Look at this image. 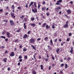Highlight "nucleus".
I'll return each instance as SVG.
<instances>
[{"mask_svg":"<svg viewBox=\"0 0 74 74\" xmlns=\"http://www.w3.org/2000/svg\"><path fill=\"white\" fill-rule=\"evenodd\" d=\"M73 49H74V47H71V50L70 51V53H71V54L73 53V51H74Z\"/></svg>","mask_w":74,"mask_h":74,"instance_id":"nucleus-1","label":"nucleus"},{"mask_svg":"<svg viewBox=\"0 0 74 74\" xmlns=\"http://www.w3.org/2000/svg\"><path fill=\"white\" fill-rule=\"evenodd\" d=\"M68 23H69V21H67L66 22L65 25V28H68L69 25H68Z\"/></svg>","mask_w":74,"mask_h":74,"instance_id":"nucleus-2","label":"nucleus"},{"mask_svg":"<svg viewBox=\"0 0 74 74\" xmlns=\"http://www.w3.org/2000/svg\"><path fill=\"white\" fill-rule=\"evenodd\" d=\"M62 0H59V1L57 2V3H56V5H60V4L59 3H62Z\"/></svg>","mask_w":74,"mask_h":74,"instance_id":"nucleus-3","label":"nucleus"},{"mask_svg":"<svg viewBox=\"0 0 74 74\" xmlns=\"http://www.w3.org/2000/svg\"><path fill=\"white\" fill-rule=\"evenodd\" d=\"M32 11L33 12H34V13H35V12H37V9L35 8L34 10L33 9H32Z\"/></svg>","mask_w":74,"mask_h":74,"instance_id":"nucleus-4","label":"nucleus"},{"mask_svg":"<svg viewBox=\"0 0 74 74\" xmlns=\"http://www.w3.org/2000/svg\"><path fill=\"white\" fill-rule=\"evenodd\" d=\"M6 34H7L6 36L7 37H9V38H10V32H6Z\"/></svg>","mask_w":74,"mask_h":74,"instance_id":"nucleus-5","label":"nucleus"},{"mask_svg":"<svg viewBox=\"0 0 74 74\" xmlns=\"http://www.w3.org/2000/svg\"><path fill=\"white\" fill-rule=\"evenodd\" d=\"M14 55H14V52H12L10 55V56H14Z\"/></svg>","mask_w":74,"mask_h":74,"instance_id":"nucleus-6","label":"nucleus"},{"mask_svg":"<svg viewBox=\"0 0 74 74\" xmlns=\"http://www.w3.org/2000/svg\"><path fill=\"white\" fill-rule=\"evenodd\" d=\"M10 23L11 25H14V22L11 20L10 21Z\"/></svg>","mask_w":74,"mask_h":74,"instance_id":"nucleus-7","label":"nucleus"},{"mask_svg":"<svg viewBox=\"0 0 74 74\" xmlns=\"http://www.w3.org/2000/svg\"><path fill=\"white\" fill-rule=\"evenodd\" d=\"M34 40L33 39H31L30 40V42L32 43L34 42Z\"/></svg>","mask_w":74,"mask_h":74,"instance_id":"nucleus-8","label":"nucleus"},{"mask_svg":"<svg viewBox=\"0 0 74 74\" xmlns=\"http://www.w3.org/2000/svg\"><path fill=\"white\" fill-rule=\"evenodd\" d=\"M67 12L69 14H71V11L70 10H67Z\"/></svg>","mask_w":74,"mask_h":74,"instance_id":"nucleus-9","label":"nucleus"},{"mask_svg":"<svg viewBox=\"0 0 74 74\" xmlns=\"http://www.w3.org/2000/svg\"><path fill=\"white\" fill-rule=\"evenodd\" d=\"M11 15L13 18H15V16H14V14L12 12L11 14Z\"/></svg>","mask_w":74,"mask_h":74,"instance_id":"nucleus-10","label":"nucleus"},{"mask_svg":"<svg viewBox=\"0 0 74 74\" xmlns=\"http://www.w3.org/2000/svg\"><path fill=\"white\" fill-rule=\"evenodd\" d=\"M46 25H47V23H44L42 25V27H44Z\"/></svg>","mask_w":74,"mask_h":74,"instance_id":"nucleus-11","label":"nucleus"},{"mask_svg":"<svg viewBox=\"0 0 74 74\" xmlns=\"http://www.w3.org/2000/svg\"><path fill=\"white\" fill-rule=\"evenodd\" d=\"M31 26H33V27H34V26H36V25L35 24L32 23V24H31Z\"/></svg>","mask_w":74,"mask_h":74,"instance_id":"nucleus-12","label":"nucleus"},{"mask_svg":"<svg viewBox=\"0 0 74 74\" xmlns=\"http://www.w3.org/2000/svg\"><path fill=\"white\" fill-rule=\"evenodd\" d=\"M27 37V34H25L24 36L23 37V38H26Z\"/></svg>","mask_w":74,"mask_h":74,"instance_id":"nucleus-13","label":"nucleus"},{"mask_svg":"<svg viewBox=\"0 0 74 74\" xmlns=\"http://www.w3.org/2000/svg\"><path fill=\"white\" fill-rule=\"evenodd\" d=\"M33 3H33V2H32L29 5V7H30V6H31V5H33Z\"/></svg>","mask_w":74,"mask_h":74,"instance_id":"nucleus-14","label":"nucleus"},{"mask_svg":"<svg viewBox=\"0 0 74 74\" xmlns=\"http://www.w3.org/2000/svg\"><path fill=\"white\" fill-rule=\"evenodd\" d=\"M55 23H53V25L52 26V28H53V29H55Z\"/></svg>","mask_w":74,"mask_h":74,"instance_id":"nucleus-15","label":"nucleus"},{"mask_svg":"<svg viewBox=\"0 0 74 74\" xmlns=\"http://www.w3.org/2000/svg\"><path fill=\"white\" fill-rule=\"evenodd\" d=\"M3 61H4V62L5 63H6V62H7V58H5L3 59Z\"/></svg>","mask_w":74,"mask_h":74,"instance_id":"nucleus-16","label":"nucleus"},{"mask_svg":"<svg viewBox=\"0 0 74 74\" xmlns=\"http://www.w3.org/2000/svg\"><path fill=\"white\" fill-rule=\"evenodd\" d=\"M46 29H49V28H50V26H48V25H47L46 26Z\"/></svg>","mask_w":74,"mask_h":74,"instance_id":"nucleus-17","label":"nucleus"},{"mask_svg":"<svg viewBox=\"0 0 74 74\" xmlns=\"http://www.w3.org/2000/svg\"><path fill=\"white\" fill-rule=\"evenodd\" d=\"M31 46L33 48V49H34L35 50H36V48H35V47L33 45H31Z\"/></svg>","mask_w":74,"mask_h":74,"instance_id":"nucleus-18","label":"nucleus"},{"mask_svg":"<svg viewBox=\"0 0 74 74\" xmlns=\"http://www.w3.org/2000/svg\"><path fill=\"white\" fill-rule=\"evenodd\" d=\"M59 51H60V49H57L56 50V52L58 53V52H59Z\"/></svg>","mask_w":74,"mask_h":74,"instance_id":"nucleus-19","label":"nucleus"},{"mask_svg":"<svg viewBox=\"0 0 74 74\" xmlns=\"http://www.w3.org/2000/svg\"><path fill=\"white\" fill-rule=\"evenodd\" d=\"M24 29H26V23H25L24 24Z\"/></svg>","mask_w":74,"mask_h":74,"instance_id":"nucleus-20","label":"nucleus"},{"mask_svg":"<svg viewBox=\"0 0 74 74\" xmlns=\"http://www.w3.org/2000/svg\"><path fill=\"white\" fill-rule=\"evenodd\" d=\"M65 69H67V67H68V66L67 65V64H65Z\"/></svg>","mask_w":74,"mask_h":74,"instance_id":"nucleus-21","label":"nucleus"},{"mask_svg":"<svg viewBox=\"0 0 74 74\" xmlns=\"http://www.w3.org/2000/svg\"><path fill=\"white\" fill-rule=\"evenodd\" d=\"M60 6L58 7L57 8L56 10H60Z\"/></svg>","mask_w":74,"mask_h":74,"instance_id":"nucleus-22","label":"nucleus"},{"mask_svg":"<svg viewBox=\"0 0 74 74\" xmlns=\"http://www.w3.org/2000/svg\"><path fill=\"white\" fill-rule=\"evenodd\" d=\"M1 38H4V39H5V36H1Z\"/></svg>","mask_w":74,"mask_h":74,"instance_id":"nucleus-23","label":"nucleus"},{"mask_svg":"<svg viewBox=\"0 0 74 74\" xmlns=\"http://www.w3.org/2000/svg\"><path fill=\"white\" fill-rule=\"evenodd\" d=\"M48 38L47 37H46L44 39L45 41H47V40H48Z\"/></svg>","mask_w":74,"mask_h":74,"instance_id":"nucleus-24","label":"nucleus"},{"mask_svg":"<svg viewBox=\"0 0 74 74\" xmlns=\"http://www.w3.org/2000/svg\"><path fill=\"white\" fill-rule=\"evenodd\" d=\"M38 4L39 5H38V9H40V5L38 3Z\"/></svg>","mask_w":74,"mask_h":74,"instance_id":"nucleus-25","label":"nucleus"},{"mask_svg":"<svg viewBox=\"0 0 74 74\" xmlns=\"http://www.w3.org/2000/svg\"><path fill=\"white\" fill-rule=\"evenodd\" d=\"M46 9V8L45 7L44 8H42V11H44V10H45Z\"/></svg>","mask_w":74,"mask_h":74,"instance_id":"nucleus-26","label":"nucleus"},{"mask_svg":"<svg viewBox=\"0 0 74 74\" xmlns=\"http://www.w3.org/2000/svg\"><path fill=\"white\" fill-rule=\"evenodd\" d=\"M2 34H5V31H3L2 32Z\"/></svg>","mask_w":74,"mask_h":74,"instance_id":"nucleus-27","label":"nucleus"},{"mask_svg":"<svg viewBox=\"0 0 74 74\" xmlns=\"http://www.w3.org/2000/svg\"><path fill=\"white\" fill-rule=\"evenodd\" d=\"M40 67H41V69L43 70V66H42V65H41Z\"/></svg>","mask_w":74,"mask_h":74,"instance_id":"nucleus-28","label":"nucleus"},{"mask_svg":"<svg viewBox=\"0 0 74 74\" xmlns=\"http://www.w3.org/2000/svg\"><path fill=\"white\" fill-rule=\"evenodd\" d=\"M71 59L70 57H68L67 58V60L69 61L70 60H71Z\"/></svg>","mask_w":74,"mask_h":74,"instance_id":"nucleus-29","label":"nucleus"},{"mask_svg":"<svg viewBox=\"0 0 74 74\" xmlns=\"http://www.w3.org/2000/svg\"><path fill=\"white\" fill-rule=\"evenodd\" d=\"M50 43L52 45H53V43L52 42V39L50 41Z\"/></svg>","mask_w":74,"mask_h":74,"instance_id":"nucleus-30","label":"nucleus"},{"mask_svg":"<svg viewBox=\"0 0 74 74\" xmlns=\"http://www.w3.org/2000/svg\"><path fill=\"white\" fill-rule=\"evenodd\" d=\"M64 64H61V67H63V66H64Z\"/></svg>","mask_w":74,"mask_h":74,"instance_id":"nucleus-31","label":"nucleus"},{"mask_svg":"<svg viewBox=\"0 0 74 74\" xmlns=\"http://www.w3.org/2000/svg\"><path fill=\"white\" fill-rule=\"evenodd\" d=\"M31 21H34V18L33 17L32 18H31Z\"/></svg>","mask_w":74,"mask_h":74,"instance_id":"nucleus-32","label":"nucleus"},{"mask_svg":"<svg viewBox=\"0 0 74 74\" xmlns=\"http://www.w3.org/2000/svg\"><path fill=\"white\" fill-rule=\"evenodd\" d=\"M12 7L13 8V9H14L15 8V7H14V5H12Z\"/></svg>","mask_w":74,"mask_h":74,"instance_id":"nucleus-33","label":"nucleus"},{"mask_svg":"<svg viewBox=\"0 0 74 74\" xmlns=\"http://www.w3.org/2000/svg\"><path fill=\"white\" fill-rule=\"evenodd\" d=\"M27 50L26 49H23V51L24 52H25V51H26Z\"/></svg>","mask_w":74,"mask_h":74,"instance_id":"nucleus-34","label":"nucleus"},{"mask_svg":"<svg viewBox=\"0 0 74 74\" xmlns=\"http://www.w3.org/2000/svg\"><path fill=\"white\" fill-rule=\"evenodd\" d=\"M22 56H19L18 58L19 59H22Z\"/></svg>","mask_w":74,"mask_h":74,"instance_id":"nucleus-35","label":"nucleus"},{"mask_svg":"<svg viewBox=\"0 0 74 74\" xmlns=\"http://www.w3.org/2000/svg\"><path fill=\"white\" fill-rule=\"evenodd\" d=\"M45 60L46 62H48V58H46L45 59Z\"/></svg>","mask_w":74,"mask_h":74,"instance_id":"nucleus-36","label":"nucleus"},{"mask_svg":"<svg viewBox=\"0 0 74 74\" xmlns=\"http://www.w3.org/2000/svg\"><path fill=\"white\" fill-rule=\"evenodd\" d=\"M72 35V34H71V33H70L69 34V36H71Z\"/></svg>","mask_w":74,"mask_h":74,"instance_id":"nucleus-37","label":"nucleus"},{"mask_svg":"<svg viewBox=\"0 0 74 74\" xmlns=\"http://www.w3.org/2000/svg\"><path fill=\"white\" fill-rule=\"evenodd\" d=\"M57 40H58V39H56L54 41H55L56 42H57Z\"/></svg>","mask_w":74,"mask_h":74,"instance_id":"nucleus-38","label":"nucleus"},{"mask_svg":"<svg viewBox=\"0 0 74 74\" xmlns=\"http://www.w3.org/2000/svg\"><path fill=\"white\" fill-rule=\"evenodd\" d=\"M70 3L71 4H73V1H71L70 2Z\"/></svg>","mask_w":74,"mask_h":74,"instance_id":"nucleus-39","label":"nucleus"},{"mask_svg":"<svg viewBox=\"0 0 74 74\" xmlns=\"http://www.w3.org/2000/svg\"><path fill=\"white\" fill-rule=\"evenodd\" d=\"M24 17V16H22V17H21L20 18H21V19H23V18Z\"/></svg>","mask_w":74,"mask_h":74,"instance_id":"nucleus-40","label":"nucleus"},{"mask_svg":"<svg viewBox=\"0 0 74 74\" xmlns=\"http://www.w3.org/2000/svg\"><path fill=\"white\" fill-rule=\"evenodd\" d=\"M47 47H48V48H50V49H51V46H50L49 45H48Z\"/></svg>","mask_w":74,"mask_h":74,"instance_id":"nucleus-41","label":"nucleus"},{"mask_svg":"<svg viewBox=\"0 0 74 74\" xmlns=\"http://www.w3.org/2000/svg\"><path fill=\"white\" fill-rule=\"evenodd\" d=\"M19 62H22V59H20L19 60Z\"/></svg>","mask_w":74,"mask_h":74,"instance_id":"nucleus-42","label":"nucleus"},{"mask_svg":"<svg viewBox=\"0 0 74 74\" xmlns=\"http://www.w3.org/2000/svg\"><path fill=\"white\" fill-rule=\"evenodd\" d=\"M25 57L26 59H27V56H25Z\"/></svg>","mask_w":74,"mask_h":74,"instance_id":"nucleus-43","label":"nucleus"},{"mask_svg":"<svg viewBox=\"0 0 74 74\" xmlns=\"http://www.w3.org/2000/svg\"><path fill=\"white\" fill-rule=\"evenodd\" d=\"M5 52L6 53H7L8 52V51H7V50H6V51H5Z\"/></svg>","mask_w":74,"mask_h":74,"instance_id":"nucleus-44","label":"nucleus"},{"mask_svg":"<svg viewBox=\"0 0 74 74\" xmlns=\"http://www.w3.org/2000/svg\"><path fill=\"white\" fill-rule=\"evenodd\" d=\"M65 16H66V17L67 18H69V16H67V15H65Z\"/></svg>","mask_w":74,"mask_h":74,"instance_id":"nucleus-45","label":"nucleus"},{"mask_svg":"<svg viewBox=\"0 0 74 74\" xmlns=\"http://www.w3.org/2000/svg\"><path fill=\"white\" fill-rule=\"evenodd\" d=\"M70 41V39H69V38H67L66 41Z\"/></svg>","mask_w":74,"mask_h":74,"instance_id":"nucleus-46","label":"nucleus"},{"mask_svg":"<svg viewBox=\"0 0 74 74\" xmlns=\"http://www.w3.org/2000/svg\"><path fill=\"white\" fill-rule=\"evenodd\" d=\"M40 40H41L40 38H38L37 39V41H40Z\"/></svg>","mask_w":74,"mask_h":74,"instance_id":"nucleus-47","label":"nucleus"},{"mask_svg":"<svg viewBox=\"0 0 74 74\" xmlns=\"http://www.w3.org/2000/svg\"><path fill=\"white\" fill-rule=\"evenodd\" d=\"M10 69H11L10 68H8V71H10Z\"/></svg>","mask_w":74,"mask_h":74,"instance_id":"nucleus-48","label":"nucleus"},{"mask_svg":"<svg viewBox=\"0 0 74 74\" xmlns=\"http://www.w3.org/2000/svg\"><path fill=\"white\" fill-rule=\"evenodd\" d=\"M2 49H4V48H5V47L4 46H3L2 47Z\"/></svg>","mask_w":74,"mask_h":74,"instance_id":"nucleus-49","label":"nucleus"},{"mask_svg":"<svg viewBox=\"0 0 74 74\" xmlns=\"http://www.w3.org/2000/svg\"><path fill=\"white\" fill-rule=\"evenodd\" d=\"M46 14L47 16H49V14L48 13H47Z\"/></svg>","mask_w":74,"mask_h":74,"instance_id":"nucleus-50","label":"nucleus"},{"mask_svg":"<svg viewBox=\"0 0 74 74\" xmlns=\"http://www.w3.org/2000/svg\"><path fill=\"white\" fill-rule=\"evenodd\" d=\"M31 31H29V32H28V34H30V33Z\"/></svg>","mask_w":74,"mask_h":74,"instance_id":"nucleus-51","label":"nucleus"},{"mask_svg":"<svg viewBox=\"0 0 74 74\" xmlns=\"http://www.w3.org/2000/svg\"><path fill=\"white\" fill-rule=\"evenodd\" d=\"M60 73L61 74H63V72L62 71H60Z\"/></svg>","mask_w":74,"mask_h":74,"instance_id":"nucleus-52","label":"nucleus"},{"mask_svg":"<svg viewBox=\"0 0 74 74\" xmlns=\"http://www.w3.org/2000/svg\"><path fill=\"white\" fill-rule=\"evenodd\" d=\"M20 64H21V63L19 62L18 64V66H20Z\"/></svg>","mask_w":74,"mask_h":74,"instance_id":"nucleus-53","label":"nucleus"},{"mask_svg":"<svg viewBox=\"0 0 74 74\" xmlns=\"http://www.w3.org/2000/svg\"><path fill=\"white\" fill-rule=\"evenodd\" d=\"M52 59H53V60H55V58H54V57H53L52 56Z\"/></svg>","mask_w":74,"mask_h":74,"instance_id":"nucleus-54","label":"nucleus"},{"mask_svg":"<svg viewBox=\"0 0 74 74\" xmlns=\"http://www.w3.org/2000/svg\"><path fill=\"white\" fill-rule=\"evenodd\" d=\"M3 22H8V21H7L5 20H3Z\"/></svg>","mask_w":74,"mask_h":74,"instance_id":"nucleus-55","label":"nucleus"},{"mask_svg":"<svg viewBox=\"0 0 74 74\" xmlns=\"http://www.w3.org/2000/svg\"><path fill=\"white\" fill-rule=\"evenodd\" d=\"M59 14H62V12L61 11H60L59 12Z\"/></svg>","mask_w":74,"mask_h":74,"instance_id":"nucleus-56","label":"nucleus"},{"mask_svg":"<svg viewBox=\"0 0 74 74\" xmlns=\"http://www.w3.org/2000/svg\"><path fill=\"white\" fill-rule=\"evenodd\" d=\"M52 66H55V64H52Z\"/></svg>","mask_w":74,"mask_h":74,"instance_id":"nucleus-57","label":"nucleus"},{"mask_svg":"<svg viewBox=\"0 0 74 74\" xmlns=\"http://www.w3.org/2000/svg\"><path fill=\"white\" fill-rule=\"evenodd\" d=\"M8 14V12H7L5 14L6 15H7Z\"/></svg>","mask_w":74,"mask_h":74,"instance_id":"nucleus-58","label":"nucleus"},{"mask_svg":"<svg viewBox=\"0 0 74 74\" xmlns=\"http://www.w3.org/2000/svg\"><path fill=\"white\" fill-rule=\"evenodd\" d=\"M45 2H43L42 3L43 4H45Z\"/></svg>","mask_w":74,"mask_h":74,"instance_id":"nucleus-59","label":"nucleus"},{"mask_svg":"<svg viewBox=\"0 0 74 74\" xmlns=\"http://www.w3.org/2000/svg\"><path fill=\"white\" fill-rule=\"evenodd\" d=\"M34 74H36V71H34Z\"/></svg>","mask_w":74,"mask_h":74,"instance_id":"nucleus-60","label":"nucleus"},{"mask_svg":"<svg viewBox=\"0 0 74 74\" xmlns=\"http://www.w3.org/2000/svg\"><path fill=\"white\" fill-rule=\"evenodd\" d=\"M5 41H8V38H6L5 39Z\"/></svg>","mask_w":74,"mask_h":74,"instance_id":"nucleus-61","label":"nucleus"},{"mask_svg":"<svg viewBox=\"0 0 74 74\" xmlns=\"http://www.w3.org/2000/svg\"><path fill=\"white\" fill-rule=\"evenodd\" d=\"M18 41V39H16L15 41L14 42H16V41Z\"/></svg>","mask_w":74,"mask_h":74,"instance_id":"nucleus-62","label":"nucleus"},{"mask_svg":"<svg viewBox=\"0 0 74 74\" xmlns=\"http://www.w3.org/2000/svg\"><path fill=\"white\" fill-rule=\"evenodd\" d=\"M70 74H74V72H72L71 73H70Z\"/></svg>","mask_w":74,"mask_h":74,"instance_id":"nucleus-63","label":"nucleus"},{"mask_svg":"<svg viewBox=\"0 0 74 74\" xmlns=\"http://www.w3.org/2000/svg\"><path fill=\"white\" fill-rule=\"evenodd\" d=\"M17 32H20V31L19 30V29H18V31H16Z\"/></svg>","mask_w":74,"mask_h":74,"instance_id":"nucleus-64","label":"nucleus"}]
</instances>
